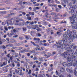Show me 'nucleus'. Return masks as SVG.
Wrapping results in <instances>:
<instances>
[{
  "label": "nucleus",
  "mask_w": 77,
  "mask_h": 77,
  "mask_svg": "<svg viewBox=\"0 0 77 77\" xmlns=\"http://www.w3.org/2000/svg\"><path fill=\"white\" fill-rule=\"evenodd\" d=\"M68 32H66L65 33V34H63V36L64 38L65 39L63 40H60L59 42V43H57V48H59L60 47V46L62 45V42H67V38H68Z\"/></svg>",
  "instance_id": "nucleus-1"
},
{
  "label": "nucleus",
  "mask_w": 77,
  "mask_h": 77,
  "mask_svg": "<svg viewBox=\"0 0 77 77\" xmlns=\"http://www.w3.org/2000/svg\"><path fill=\"white\" fill-rule=\"evenodd\" d=\"M61 55L63 57H64L65 59H66L68 60V50H67V51L65 52L64 53L62 54Z\"/></svg>",
  "instance_id": "nucleus-2"
},
{
  "label": "nucleus",
  "mask_w": 77,
  "mask_h": 77,
  "mask_svg": "<svg viewBox=\"0 0 77 77\" xmlns=\"http://www.w3.org/2000/svg\"><path fill=\"white\" fill-rule=\"evenodd\" d=\"M68 56H69V57H68V59L69 60H68V62L69 61V62H70V63L71 62H73V61L72 60H69V59H74V58L75 57V56H72L71 57V56L69 54H68Z\"/></svg>",
  "instance_id": "nucleus-3"
},
{
  "label": "nucleus",
  "mask_w": 77,
  "mask_h": 77,
  "mask_svg": "<svg viewBox=\"0 0 77 77\" xmlns=\"http://www.w3.org/2000/svg\"><path fill=\"white\" fill-rule=\"evenodd\" d=\"M71 23L72 24V29H77V22L75 23L73 22H71Z\"/></svg>",
  "instance_id": "nucleus-4"
},
{
  "label": "nucleus",
  "mask_w": 77,
  "mask_h": 77,
  "mask_svg": "<svg viewBox=\"0 0 77 77\" xmlns=\"http://www.w3.org/2000/svg\"><path fill=\"white\" fill-rule=\"evenodd\" d=\"M7 13V11H0V15H3L5 14H6Z\"/></svg>",
  "instance_id": "nucleus-5"
},
{
  "label": "nucleus",
  "mask_w": 77,
  "mask_h": 77,
  "mask_svg": "<svg viewBox=\"0 0 77 77\" xmlns=\"http://www.w3.org/2000/svg\"><path fill=\"white\" fill-rule=\"evenodd\" d=\"M74 63L73 64V66L75 67H76V68H77V60L76 61L75 60H74Z\"/></svg>",
  "instance_id": "nucleus-6"
},
{
  "label": "nucleus",
  "mask_w": 77,
  "mask_h": 77,
  "mask_svg": "<svg viewBox=\"0 0 77 77\" xmlns=\"http://www.w3.org/2000/svg\"><path fill=\"white\" fill-rule=\"evenodd\" d=\"M24 36L26 40H29V39H30L31 40H32V38H30V37L29 36H28L26 35H25Z\"/></svg>",
  "instance_id": "nucleus-7"
},
{
  "label": "nucleus",
  "mask_w": 77,
  "mask_h": 77,
  "mask_svg": "<svg viewBox=\"0 0 77 77\" xmlns=\"http://www.w3.org/2000/svg\"><path fill=\"white\" fill-rule=\"evenodd\" d=\"M68 45H66V44H63L62 45H61L60 47L62 48H64L65 47H66V46Z\"/></svg>",
  "instance_id": "nucleus-8"
},
{
  "label": "nucleus",
  "mask_w": 77,
  "mask_h": 77,
  "mask_svg": "<svg viewBox=\"0 0 77 77\" xmlns=\"http://www.w3.org/2000/svg\"><path fill=\"white\" fill-rule=\"evenodd\" d=\"M60 71L61 72H65V69L63 67H61L60 69Z\"/></svg>",
  "instance_id": "nucleus-9"
},
{
  "label": "nucleus",
  "mask_w": 77,
  "mask_h": 77,
  "mask_svg": "<svg viewBox=\"0 0 77 77\" xmlns=\"http://www.w3.org/2000/svg\"><path fill=\"white\" fill-rule=\"evenodd\" d=\"M36 9H39V7H34L33 8V11L34 12V11H36Z\"/></svg>",
  "instance_id": "nucleus-10"
},
{
  "label": "nucleus",
  "mask_w": 77,
  "mask_h": 77,
  "mask_svg": "<svg viewBox=\"0 0 77 77\" xmlns=\"http://www.w3.org/2000/svg\"><path fill=\"white\" fill-rule=\"evenodd\" d=\"M72 47V45L71 44H70V45H68V49H69L70 50H71V48Z\"/></svg>",
  "instance_id": "nucleus-11"
},
{
  "label": "nucleus",
  "mask_w": 77,
  "mask_h": 77,
  "mask_svg": "<svg viewBox=\"0 0 77 77\" xmlns=\"http://www.w3.org/2000/svg\"><path fill=\"white\" fill-rule=\"evenodd\" d=\"M22 30L23 32L26 31V28L25 27H23L22 28Z\"/></svg>",
  "instance_id": "nucleus-12"
},
{
  "label": "nucleus",
  "mask_w": 77,
  "mask_h": 77,
  "mask_svg": "<svg viewBox=\"0 0 77 77\" xmlns=\"http://www.w3.org/2000/svg\"><path fill=\"white\" fill-rule=\"evenodd\" d=\"M63 66H67V64H66V63L65 62L63 63Z\"/></svg>",
  "instance_id": "nucleus-13"
},
{
  "label": "nucleus",
  "mask_w": 77,
  "mask_h": 77,
  "mask_svg": "<svg viewBox=\"0 0 77 77\" xmlns=\"http://www.w3.org/2000/svg\"><path fill=\"white\" fill-rule=\"evenodd\" d=\"M74 74H75V75L76 76H77V71H76V70H74Z\"/></svg>",
  "instance_id": "nucleus-14"
},
{
  "label": "nucleus",
  "mask_w": 77,
  "mask_h": 77,
  "mask_svg": "<svg viewBox=\"0 0 77 77\" xmlns=\"http://www.w3.org/2000/svg\"><path fill=\"white\" fill-rule=\"evenodd\" d=\"M50 56H51L50 53H48L47 55V58H48V57H50Z\"/></svg>",
  "instance_id": "nucleus-15"
},
{
  "label": "nucleus",
  "mask_w": 77,
  "mask_h": 77,
  "mask_svg": "<svg viewBox=\"0 0 77 77\" xmlns=\"http://www.w3.org/2000/svg\"><path fill=\"white\" fill-rule=\"evenodd\" d=\"M51 15H56V13L52 12L51 13Z\"/></svg>",
  "instance_id": "nucleus-16"
},
{
  "label": "nucleus",
  "mask_w": 77,
  "mask_h": 77,
  "mask_svg": "<svg viewBox=\"0 0 77 77\" xmlns=\"http://www.w3.org/2000/svg\"><path fill=\"white\" fill-rule=\"evenodd\" d=\"M12 74H8V75L7 77H12Z\"/></svg>",
  "instance_id": "nucleus-17"
},
{
  "label": "nucleus",
  "mask_w": 77,
  "mask_h": 77,
  "mask_svg": "<svg viewBox=\"0 0 77 77\" xmlns=\"http://www.w3.org/2000/svg\"><path fill=\"white\" fill-rule=\"evenodd\" d=\"M72 1L73 2V4H75V3H76L77 0H72Z\"/></svg>",
  "instance_id": "nucleus-18"
},
{
  "label": "nucleus",
  "mask_w": 77,
  "mask_h": 77,
  "mask_svg": "<svg viewBox=\"0 0 77 77\" xmlns=\"http://www.w3.org/2000/svg\"><path fill=\"white\" fill-rule=\"evenodd\" d=\"M47 31V32H50L51 31V29H46Z\"/></svg>",
  "instance_id": "nucleus-19"
},
{
  "label": "nucleus",
  "mask_w": 77,
  "mask_h": 77,
  "mask_svg": "<svg viewBox=\"0 0 77 77\" xmlns=\"http://www.w3.org/2000/svg\"><path fill=\"white\" fill-rule=\"evenodd\" d=\"M14 54L16 55L14 56L15 58L17 57H18V56L19 54L17 53H15Z\"/></svg>",
  "instance_id": "nucleus-20"
},
{
  "label": "nucleus",
  "mask_w": 77,
  "mask_h": 77,
  "mask_svg": "<svg viewBox=\"0 0 77 77\" xmlns=\"http://www.w3.org/2000/svg\"><path fill=\"white\" fill-rule=\"evenodd\" d=\"M17 66H18V67H20V64L19 62L17 63Z\"/></svg>",
  "instance_id": "nucleus-21"
},
{
  "label": "nucleus",
  "mask_w": 77,
  "mask_h": 77,
  "mask_svg": "<svg viewBox=\"0 0 77 77\" xmlns=\"http://www.w3.org/2000/svg\"><path fill=\"white\" fill-rule=\"evenodd\" d=\"M19 39H20V40H23V37L20 36L19 37Z\"/></svg>",
  "instance_id": "nucleus-22"
},
{
  "label": "nucleus",
  "mask_w": 77,
  "mask_h": 77,
  "mask_svg": "<svg viewBox=\"0 0 77 77\" xmlns=\"http://www.w3.org/2000/svg\"><path fill=\"white\" fill-rule=\"evenodd\" d=\"M57 16H60V14L59 13H57V14H55V17H57Z\"/></svg>",
  "instance_id": "nucleus-23"
},
{
  "label": "nucleus",
  "mask_w": 77,
  "mask_h": 77,
  "mask_svg": "<svg viewBox=\"0 0 77 77\" xmlns=\"http://www.w3.org/2000/svg\"><path fill=\"white\" fill-rule=\"evenodd\" d=\"M76 8H77V6H76L75 5H74V6H73V7H72V9H76Z\"/></svg>",
  "instance_id": "nucleus-24"
},
{
  "label": "nucleus",
  "mask_w": 77,
  "mask_h": 77,
  "mask_svg": "<svg viewBox=\"0 0 77 77\" xmlns=\"http://www.w3.org/2000/svg\"><path fill=\"white\" fill-rule=\"evenodd\" d=\"M4 29L5 30H6L7 31L8 30V27L6 26H4Z\"/></svg>",
  "instance_id": "nucleus-25"
},
{
  "label": "nucleus",
  "mask_w": 77,
  "mask_h": 77,
  "mask_svg": "<svg viewBox=\"0 0 77 77\" xmlns=\"http://www.w3.org/2000/svg\"><path fill=\"white\" fill-rule=\"evenodd\" d=\"M36 30L38 31H41L42 30V29H40V28H38V29H37Z\"/></svg>",
  "instance_id": "nucleus-26"
},
{
  "label": "nucleus",
  "mask_w": 77,
  "mask_h": 77,
  "mask_svg": "<svg viewBox=\"0 0 77 77\" xmlns=\"http://www.w3.org/2000/svg\"><path fill=\"white\" fill-rule=\"evenodd\" d=\"M25 4L26 5H30V3L26 2V3Z\"/></svg>",
  "instance_id": "nucleus-27"
},
{
  "label": "nucleus",
  "mask_w": 77,
  "mask_h": 77,
  "mask_svg": "<svg viewBox=\"0 0 77 77\" xmlns=\"http://www.w3.org/2000/svg\"><path fill=\"white\" fill-rule=\"evenodd\" d=\"M45 52H43V53H44V56H46V57H47V55H46V54H45Z\"/></svg>",
  "instance_id": "nucleus-28"
},
{
  "label": "nucleus",
  "mask_w": 77,
  "mask_h": 77,
  "mask_svg": "<svg viewBox=\"0 0 77 77\" xmlns=\"http://www.w3.org/2000/svg\"><path fill=\"white\" fill-rule=\"evenodd\" d=\"M68 31L69 33V34H70V35H71L72 34V32L71 31H70V30H68Z\"/></svg>",
  "instance_id": "nucleus-29"
},
{
  "label": "nucleus",
  "mask_w": 77,
  "mask_h": 77,
  "mask_svg": "<svg viewBox=\"0 0 77 77\" xmlns=\"http://www.w3.org/2000/svg\"><path fill=\"white\" fill-rule=\"evenodd\" d=\"M34 24V22L32 21V22H31L30 24H29V25H33V24Z\"/></svg>",
  "instance_id": "nucleus-30"
},
{
  "label": "nucleus",
  "mask_w": 77,
  "mask_h": 77,
  "mask_svg": "<svg viewBox=\"0 0 77 77\" xmlns=\"http://www.w3.org/2000/svg\"><path fill=\"white\" fill-rule=\"evenodd\" d=\"M48 6H53V5L52 4H48Z\"/></svg>",
  "instance_id": "nucleus-31"
},
{
  "label": "nucleus",
  "mask_w": 77,
  "mask_h": 77,
  "mask_svg": "<svg viewBox=\"0 0 77 77\" xmlns=\"http://www.w3.org/2000/svg\"><path fill=\"white\" fill-rule=\"evenodd\" d=\"M43 17H46V18H48V16L46 14L44 15Z\"/></svg>",
  "instance_id": "nucleus-32"
},
{
  "label": "nucleus",
  "mask_w": 77,
  "mask_h": 77,
  "mask_svg": "<svg viewBox=\"0 0 77 77\" xmlns=\"http://www.w3.org/2000/svg\"><path fill=\"white\" fill-rule=\"evenodd\" d=\"M35 20L36 21H38L39 20V19L37 18V17H36L35 19Z\"/></svg>",
  "instance_id": "nucleus-33"
},
{
  "label": "nucleus",
  "mask_w": 77,
  "mask_h": 77,
  "mask_svg": "<svg viewBox=\"0 0 77 77\" xmlns=\"http://www.w3.org/2000/svg\"><path fill=\"white\" fill-rule=\"evenodd\" d=\"M32 59L33 60H37V57H34Z\"/></svg>",
  "instance_id": "nucleus-34"
},
{
  "label": "nucleus",
  "mask_w": 77,
  "mask_h": 77,
  "mask_svg": "<svg viewBox=\"0 0 77 77\" xmlns=\"http://www.w3.org/2000/svg\"><path fill=\"white\" fill-rule=\"evenodd\" d=\"M6 69H7L6 68H5L4 69H3V71H6V72H7V70H6Z\"/></svg>",
  "instance_id": "nucleus-35"
},
{
  "label": "nucleus",
  "mask_w": 77,
  "mask_h": 77,
  "mask_svg": "<svg viewBox=\"0 0 77 77\" xmlns=\"http://www.w3.org/2000/svg\"><path fill=\"white\" fill-rule=\"evenodd\" d=\"M18 35H14L13 37V38H17V37H18Z\"/></svg>",
  "instance_id": "nucleus-36"
},
{
  "label": "nucleus",
  "mask_w": 77,
  "mask_h": 77,
  "mask_svg": "<svg viewBox=\"0 0 77 77\" xmlns=\"http://www.w3.org/2000/svg\"><path fill=\"white\" fill-rule=\"evenodd\" d=\"M26 23L25 22H23L21 24V26H24V24Z\"/></svg>",
  "instance_id": "nucleus-37"
},
{
  "label": "nucleus",
  "mask_w": 77,
  "mask_h": 77,
  "mask_svg": "<svg viewBox=\"0 0 77 77\" xmlns=\"http://www.w3.org/2000/svg\"><path fill=\"white\" fill-rule=\"evenodd\" d=\"M36 68V65L35 64H34L32 66V68Z\"/></svg>",
  "instance_id": "nucleus-38"
},
{
  "label": "nucleus",
  "mask_w": 77,
  "mask_h": 77,
  "mask_svg": "<svg viewBox=\"0 0 77 77\" xmlns=\"http://www.w3.org/2000/svg\"><path fill=\"white\" fill-rule=\"evenodd\" d=\"M62 2H66L68 3V0H61Z\"/></svg>",
  "instance_id": "nucleus-39"
},
{
  "label": "nucleus",
  "mask_w": 77,
  "mask_h": 77,
  "mask_svg": "<svg viewBox=\"0 0 77 77\" xmlns=\"http://www.w3.org/2000/svg\"><path fill=\"white\" fill-rule=\"evenodd\" d=\"M69 72H70V73H71L72 72V70H71V69H69Z\"/></svg>",
  "instance_id": "nucleus-40"
},
{
  "label": "nucleus",
  "mask_w": 77,
  "mask_h": 77,
  "mask_svg": "<svg viewBox=\"0 0 77 77\" xmlns=\"http://www.w3.org/2000/svg\"><path fill=\"white\" fill-rule=\"evenodd\" d=\"M0 30H3V29L2 26L0 27Z\"/></svg>",
  "instance_id": "nucleus-41"
},
{
  "label": "nucleus",
  "mask_w": 77,
  "mask_h": 77,
  "mask_svg": "<svg viewBox=\"0 0 77 77\" xmlns=\"http://www.w3.org/2000/svg\"><path fill=\"white\" fill-rule=\"evenodd\" d=\"M27 18H28V20H31V17H28Z\"/></svg>",
  "instance_id": "nucleus-42"
},
{
  "label": "nucleus",
  "mask_w": 77,
  "mask_h": 77,
  "mask_svg": "<svg viewBox=\"0 0 77 77\" xmlns=\"http://www.w3.org/2000/svg\"><path fill=\"white\" fill-rule=\"evenodd\" d=\"M31 73V70H29V72H28V74L30 75Z\"/></svg>",
  "instance_id": "nucleus-43"
},
{
  "label": "nucleus",
  "mask_w": 77,
  "mask_h": 77,
  "mask_svg": "<svg viewBox=\"0 0 77 77\" xmlns=\"http://www.w3.org/2000/svg\"><path fill=\"white\" fill-rule=\"evenodd\" d=\"M39 4L37 3L35 5V6L34 5V6H39Z\"/></svg>",
  "instance_id": "nucleus-44"
},
{
  "label": "nucleus",
  "mask_w": 77,
  "mask_h": 77,
  "mask_svg": "<svg viewBox=\"0 0 77 77\" xmlns=\"http://www.w3.org/2000/svg\"><path fill=\"white\" fill-rule=\"evenodd\" d=\"M51 35H53V34L54 33V32H53V30H51Z\"/></svg>",
  "instance_id": "nucleus-45"
},
{
  "label": "nucleus",
  "mask_w": 77,
  "mask_h": 77,
  "mask_svg": "<svg viewBox=\"0 0 77 77\" xmlns=\"http://www.w3.org/2000/svg\"><path fill=\"white\" fill-rule=\"evenodd\" d=\"M17 31H19V30H21V29L19 28H17Z\"/></svg>",
  "instance_id": "nucleus-46"
},
{
  "label": "nucleus",
  "mask_w": 77,
  "mask_h": 77,
  "mask_svg": "<svg viewBox=\"0 0 77 77\" xmlns=\"http://www.w3.org/2000/svg\"><path fill=\"white\" fill-rule=\"evenodd\" d=\"M44 65H45V66H47V65H48L47 64V63H45L44 64Z\"/></svg>",
  "instance_id": "nucleus-47"
},
{
  "label": "nucleus",
  "mask_w": 77,
  "mask_h": 77,
  "mask_svg": "<svg viewBox=\"0 0 77 77\" xmlns=\"http://www.w3.org/2000/svg\"><path fill=\"white\" fill-rule=\"evenodd\" d=\"M59 76L60 77H65V76L62 75H60Z\"/></svg>",
  "instance_id": "nucleus-48"
},
{
  "label": "nucleus",
  "mask_w": 77,
  "mask_h": 77,
  "mask_svg": "<svg viewBox=\"0 0 77 77\" xmlns=\"http://www.w3.org/2000/svg\"><path fill=\"white\" fill-rule=\"evenodd\" d=\"M36 41H37L38 42H39V41H40V39H39V38H37Z\"/></svg>",
  "instance_id": "nucleus-49"
},
{
  "label": "nucleus",
  "mask_w": 77,
  "mask_h": 77,
  "mask_svg": "<svg viewBox=\"0 0 77 77\" xmlns=\"http://www.w3.org/2000/svg\"><path fill=\"white\" fill-rule=\"evenodd\" d=\"M35 71H39V69L38 68H36L35 69Z\"/></svg>",
  "instance_id": "nucleus-50"
},
{
  "label": "nucleus",
  "mask_w": 77,
  "mask_h": 77,
  "mask_svg": "<svg viewBox=\"0 0 77 77\" xmlns=\"http://www.w3.org/2000/svg\"><path fill=\"white\" fill-rule=\"evenodd\" d=\"M72 63H69V66H72Z\"/></svg>",
  "instance_id": "nucleus-51"
},
{
  "label": "nucleus",
  "mask_w": 77,
  "mask_h": 77,
  "mask_svg": "<svg viewBox=\"0 0 77 77\" xmlns=\"http://www.w3.org/2000/svg\"><path fill=\"white\" fill-rule=\"evenodd\" d=\"M6 46L7 47H10V44H8V45H6Z\"/></svg>",
  "instance_id": "nucleus-52"
},
{
  "label": "nucleus",
  "mask_w": 77,
  "mask_h": 77,
  "mask_svg": "<svg viewBox=\"0 0 77 77\" xmlns=\"http://www.w3.org/2000/svg\"><path fill=\"white\" fill-rule=\"evenodd\" d=\"M19 21H23V20L22 19H19Z\"/></svg>",
  "instance_id": "nucleus-53"
},
{
  "label": "nucleus",
  "mask_w": 77,
  "mask_h": 77,
  "mask_svg": "<svg viewBox=\"0 0 77 77\" xmlns=\"http://www.w3.org/2000/svg\"><path fill=\"white\" fill-rule=\"evenodd\" d=\"M46 76L47 77H50V75H49L48 74H46Z\"/></svg>",
  "instance_id": "nucleus-54"
},
{
  "label": "nucleus",
  "mask_w": 77,
  "mask_h": 77,
  "mask_svg": "<svg viewBox=\"0 0 77 77\" xmlns=\"http://www.w3.org/2000/svg\"><path fill=\"white\" fill-rule=\"evenodd\" d=\"M2 48L4 49H5L6 48V47L5 45L2 46Z\"/></svg>",
  "instance_id": "nucleus-55"
},
{
  "label": "nucleus",
  "mask_w": 77,
  "mask_h": 77,
  "mask_svg": "<svg viewBox=\"0 0 77 77\" xmlns=\"http://www.w3.org/2000/svg\"><path fill=\"white\" fill-rule=\"evenodd\" d=\"M20 62L21 63H25V62L24 61H21Z\"/></svg>",
  "instance_id": "nucleus-56"
},
{
  "label": "nucleus",
  "mask_w": 77,
  "mask_h": 77,
  "mask_svg": "<svg viewBox=\"0 0 77 77\" xmlns=\"http://www.w3.org/2000/svg\"><path fill=\"white\" fill-rule=\"evenodd\" d=\"M58 6L59 8L60 9H61V8H62V6H61V5H58Z\"/></svg>",
  "instance_id": "nucleus-57"
},
{
  "label": "nucleus",
  "mask_w": 77,
  "mask_h": 77,
  "mask_svg": "<svg viewBox=\"0 0 77 77\" xmlns=\"http://www.w3.org/2000/svg\"><path fill=\"white\" fill-rule=\"evenodd\" d=\"M9 56H10V54H8V55H7V56L9 58L10 57Z\"/></svg>",
  "instance_id": "nucleus-58"
},
{
  "label": "nucleus",
  "mask_w": 77,
  "mask_h": 77,
  "mask_svg": "<svg viewBox=\"0 0 77 77\" xmlns=\"http://www.w3.org/2000/svg\"><path fill=\"white\" fill-rule=\"evenodd\" d=\"M23 51H25V52H28V51H26V49H24Z\"/></svg>",
  "instance_id": "nucleus-59"
},
{
  "label": "nucleus",
  "mask_w": 77,
  "mask_h": 77,
  "mask_svg": "<svg viewBox=\"0 0 77 77\" xmlns=\"http://www.w3.org/2000/svg\"><path fill=\"white\" fill-rule=\"evenodd\" d=\"M41 50V49L40 48H37L36 49V50Z\"/></svg>",
  "instance_id": "nucleus-60"
},
{
  "label": "nucleus",
  "mask_w": 77,
  "mask_h": 77,
  "mask_svg": "<svg viewBox=\"0 0 77 77\" xmlns=\"http://www.w3.org/2000/svg\"><path fill=\"white\" fill-rule=\"evenodd\" d=\"M13 46H14V45H13V44H10V47H13Z\"/></svg>",
  "instance_id": "nucleus-61"
},
{
  "label": "nucleus",
  "mask_w": 77,
  "mask_h": 77,
  "mask_svg": "<svg viewBox=\"0 0 77 77\" xmlns=\"http://www.w3.org/2000/svg\"><path fill=\"white\" fill-rule=\"evenodd\" d=\"M15 51L14 50H11V52H12L13 53H14V52Z\"/></svg>",
  "instance_id": "nucleus-62"
},
{
  "label": "nucleus",
  "mask_w": 77,
  "mask_h": 77,
  "mask_svg": "<svg viewBox=\"0 0 77 77\" xmlns=\"http://www.w3.org/2000/svg\"><path fill=\"white\" fill-rule=\"evenodd\" d=\"M22 14H23V15H26V13L24 12H22Z\"/></svg>",
  "instance_id": "nucleus-63"
},
{
  "label": "nucleus",
  "mask_w": 77,
  "mask_h": 77,
  "mask_svg": "<svg viewBox=\"0 0 77 77\" xmlns=\"http://www.w3.org/2000/svg\"><path fill=\"white\" fill-rule=\"evenodd\" d=\"M22 48H23L22 47L19 48H18V50H21V49H22Z\"/></svg>",
  "instance_id": "nucleus-64"
}]
</instances>
